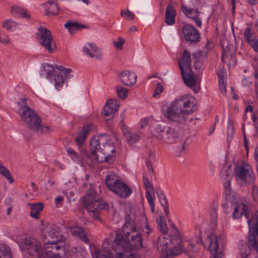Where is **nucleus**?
Masks as SVG:
<instances>
[{"mask_svg": "<svg viewBox=\"0 0 258 258\" xmlns=\"http://www.w3.org/2000/svg\"><path fill=\"white\" fill-rule=\"evenodd\" d=\"M109 139L108 136L104 134L95 136L90 141V154L83 150L82 155H79L70 148L67 149V152L72 159L79 162L84 157L91 158L93 163L108 162L112 158L111 153L115 152L114 147L111 143H109Z\"/></svg>", "mask_w": 258, "mask_h": 258, "instance_id": "obj_1", "label": "nucleus"}, {"mask_svg": "<svg viewBox=\"0 0 258 258\" xmlns=\"http://www.w3.org/2000/svg\"><path fill=\"white\" fill-rule=\"evenodd\" d=\"M198 109V101L190 95H183L169 106H163L162 112L169 121L184 124L188 115Z\"/></svg>", "mask_w": 258, "mask_h": 258, "instance_id": "obj_2", "label": "nucleus"}, {"mask_svg": "<svg viewBox=\"0 0 258 258\" xmlns=\"http://www.w3.org/2000/svg\"><path fill=\"white\" fill-rule=\"evenodd\" d=\"M46 66L50 69H46V67H44L41 71L46 72L45 79H41V74L37 77L40 83L41 91L42 93L49 92L53 85H54L56 89H59L62 86L65 79L68 78L67 75L72 71L71 69H67L61 66L47 64Z\"/></svg>", "mask_w": 258, "mask_h": 258, "instance_id": "obj_3", "label": "nucleus"}, {"mask_svg": "<svg viewBox=\"0 0 258 258\" xmlns=\"http://www.w3.org/2000/svg\"><path fill=\"white\" fill-rule=\"evenodd\" d=\"M130 244L124 239L122 234L118 232H115V238L113 242L111 243V240L106 239L102 243L103 251L99 249L95 250V258H113L114 252L116 255H120L122 252L130 251Z\"/></svg>", "mask_w": 258, "mask_h": 258, "instance_id": "obj_4", "label": "nucleus"}, {"mask_svg": "<svg viewBox=\"0 0 258 258\" xmlns=\"http://www.w3.org/2000/svg\"><path fill=\"white\" fill-rule=\"evenodd\" d=\"M175 233L171 237L161 236L158 240V249L163 258H172L179 254L183 250L182 242L180 235L175 228Z\"/></svg>", "mask_w": 258, "mask_h": 258, "instance_id": "obj_5", "label": "nucleus"}, {"mask_svg": "<svg viewBox=\"0 0 258 258\" xmlns=\"http://www.w3.org/2000/svg\"><path fill=\"white\" fill-rule=\"evenodd\" d=\"M24 124L30 130L39 135L47 134L51 131L48 126L41 124V119L37 113L31 108H27L19 112Z\"/></svg>", "mask_w": 258, "mask_h": 258, "instance_id": "obj_6", "label": "nucleus"}, {"mask_svg": "<svg viewBox=\"0 0 258 258\" xmlns=\"http://www.w3.org/2000/svg\"><path fill=\"white\" fill-rule=\"evenodd\" d=\"M153 134L159 140H163L169 143L180 141L185 137V132L182 129L168 127L165 130L161 126L155 128Z\"/></svg>", "mask_w": 258, "mask_h": 258, "instance_id": "obj_7", "label": "nucleus"}, {"mask_svg": "<svg viewBox=\"0 0 258 258\" xmlns=\"http://www.w3.org/2000/svg\"><path fill=\"white\" fill-rule=\"evenodd\" d=\"M84 207L92 213V217L98 218V212L107 208V205L102 200H99L96 194L91 191L84 197Z\"/></svg>", "mask_w": 258, "mask_h": 258, "instance_id": "obj_8", "label": "nucleus"}, {"mask_svg": "<svg viewBox=\"0 0 258 258\" xmlns=\"http://www.w3.org/2000/svg\"><path fill=\"white\" fill-rule=\"evenodd\" d=\"M235 173L237 182L241 185L252 184L255 180L252 168L247 163H244L241 165L237 166Z\"/></svg>", "mask_w": 258, "mask_h": 258, "instance_id": "obj_9", "label": "nucleus"}, {"mask_svg": "<svg viewBox=\"0 0 258 258\" xmlns=\"http://www.w3.org/2000/svg\"><path fill=\"white\" fill-rule=\"evenodd\" d=\"M38 31L37 37L39 43L50 53L54 52L56 49V46L50 31L43 27L39 28Z\"/></svg>", "mask_w": 258, "mask_h": 258, "instance_id": "obj_10", "label": "nucleus"}, {"mask_svg": "<svg viewBox=\"0 0 258 258\" xmlns=\"http://www.w3.org/2000/svg\"><path fill=\"white\" fill-rule=\"evenodd\" d=\"M226 199L228 202H230V207L231 209L233 210V213L232 215V218L234 219H238L241 217L242 215L247 218L248 220H250L249 216L250 215V210L248 207L247 202L245 201L237 202L234 203H232L230 200V196H226ZM252 215L251 217L253 216Z\"/></svg>", "mask_w": 258, "mask_h": 258, "instance_id": "obj_11", "label": "nucleus"}, {"mask_svg": "<svg viewBox=\"0 0 258 258\" xmlns=\"http://www.w3.org/2000/svg\"><path fill=\"white\" fill-rule=\"evenodd\" d=\"M247 223L249 225V245L258 252V214L255 213Z\"/></svg>", "mask_w": 258, "mask_h": 258, "instance_id": "obj_12", "label": "nucleus"}, {"mask_svg": "<svg viewBox=\"0 0 258 258\" xmlns=\"http://www.w3.org/2000/svg\"><path fill=\"white\" fill-rule=\"evenodd\" d=\"M58 228L54 225H46L43 230V240L45 244L58 242L61 240Z\"/></svg>", "mask_w": 258, "mask_h": 258, "instance_id": "obj_13", "label": "nucleus"}, {"mask_svg": "<svg viewBox=\"0 0 258 258\" xmlns=\"http://www.w3.org/2000/svg\"><path fill=\"white\" fill-rule=\"evenodd\" d=\"M180 72L184 84L192 89L195 93H198L201 89V80L195 77L190 70Z\"/></svg>", "mask_w": 258, "mask_h": 258, "instance_id": "obj_14", "label": "nucleus"}, {"mask_svg": "<svg viewBox=\"0 0 258 258\" xmlns=\"http://www.w3.org/2000/svg\"><path fill=\"white\" fill-rule=\"evenodd\" d=\"M119 105L117 100L110 99L107 102L102 111L105 120L108 122L114 118V114L117 111Z\"/></svg>", "mask_w": 258, "mask_h": 258, "instance_id": "obj_15", "label": "nucleus"}, {"mask_svg": "<svg viewBox=\"0 0 258 258\" xmlns=\"http://www.w3.org/2000/svg\"><path fill=\"white\" fill-rule=\"evenodd\" d=\"M120 117L121 120L119 122V125L127 141L130 144L137 143L140 138V135L137 133L132 132L128 128V127L124 123V114H121Z\"/></svg>", "mask_w": 258, "mask_h": 258, "instance_id": "obj_16", "label": "nucleus"}, {"mask_svg": "<svg viewBox=\"0 0 258 258\" xmlns=\"http://www.w3.org/2000/svg\"><path fill=\"white\" fill-rule=\"evenodd\" d=\"M135 219L134 214H131L126 217L125 222L122 226V231L125 238H128L130 234L133 233V232L138 231Z\"/></svg>", "mask_w": 258, "mask_h": 258, "instance_id": "obj_17", "label": "nucleus"}, {"mask_svg": "<svg viewBox=\"0 0 258 258\" xmlns=\"http://www.w3.org/2000/svg\"><path fill=\"white\" fill-rule=\"evenodd\" d=\"M185 39L191 43H196L200 40V34L194 26L187 24L182 28Z\"/></svg>", "mask_w": 258, "mask_h": 258, "instance_id": "obj_18", "label": "nucleus"}, {"mask_svg": "<svg viewBox=\"0 0 258 258\" xmlns=\"http://www.w3.org/2000/svg\"><path fill=\"white\" fill-rule=\"evenodd\" d=\"M221 175L224 183L225 195L229 197L231 192L230 182L232 178V169L229 167H225L222 169Z\"/></svg>", "mask_w": 258, "mask_h": 258, "instance_id": "obj_19", "label": "nucleus"}, {"mask_svg": "<svg viewBox=\"0 0 258 258\" xmlns=\"http://www.w3.org/2000/svg\"><path fill=\"white\" fill-rule=\"evenodd\" d=\"M207 242L209 244V248L213 255V258H224L223 253L220 251L219 253V244L217 238L214 233H211L207 238Z\"/></svg>", "mask_w": 258, "mask_h": 258, "instance_id": "obj_20", "label": "nucleus"}, {"mask_svg": "<svg viewBox=\"0 0 258 258\" xmlns=\"http://www.w3.org/2000/svg\"><path fill=\"white\" fill-rule=\"evenodd\" d=\"M137 76L129 71H124L120 73L119 80L124 85L127 87L133 86L137 81Z\"/></svg>", "mask_w": 258, "mask_h": 258, "instance_id": "obj_21", "label": "nucleus"}, {"mask_svg": "<svg viewBox=\"0 0 258 258\" xmlns=\"http://www.w3.org/2000/svg\"><path fill=\"white\" fill-rule=\"evenodd\" d=\"M110 191L123 198H127L132 192V189L120 179L114 188Z\"/></svg>", "mask_w": 258, "mask_h": 258, "instance_id": "obj_22", "label": "nucleus"}, {"mask_svg": "<svg viewBox=\"0 0 258 258\" xmlns=\"http://www.w3.org/2000/svg\"><path fill=\"white\" fill-rule=\"evenodd\" d=\"M89 47L85 46L83 47V52L88 56L94 58L96 59H101L102 57V54L100 49L94 43H88Z\"/></svg>", "mask_w": 258, "mask_h": 258, "instance_id": "obj_23", "label": "nucleus"}, {"mask_svg": "<svg viewBox=\"0 0 258 258\" xmlns=\"http://www.w3.org/2000/svg\"><path fill=\"white\" fill-rule=\"evenodd\" d=\"M221 46L223 49L222 55L221 59L222 61H225V56L227 55V52L230 53V60L232 62H230L231 65L236 64V59L235 57V52L233 49L231 48L230 45L229 44L228 41L226 39H223L221 42Z\"/></svg>", "mask_w": 258, "mask_h": 258, "instance_id": "obj_24", "label": "nucleus"}, {"mask_svg": "<svg viewBox=\"0 0 258 258\" xmlns=\"http://www.w3.org/2000/svg\"><path fill=\"white\" fill-rule=\"evenodd\" d=\"M130 236H131L130 239L129 237L126 239L128 241V243L130 244V250L133 248H140L142 247L143 239L140 232L138 231L133 232V233L130 234Z\"/></svg>", "mask_w": 258, "mask_h": 258, "instance_id": "obj_25", "label": "nucleus"}, {"mask_svg": "<svg viewBox=\"0 0 258 258\" xmlns=\"http://www.w3.org/2000/svg\"><path fill=\"white\" fill-rule=\"evenodd\" d=\"M178 64L180 71L190 70V55L186 49L184 50L181 60L178 62Z\"/></svg>", "mask_w": 258, "mask_h": 258, "instance_id": "obj_26", "label": "nucleus"}, {"mask_svg": "<svg viewBox=\"0 0 258 258\" xmlns=\"http://www.w3.org/2000/svg\"><path fill=\"white\" fill-rule=\"evenodd\" d=\"M69 228L71 234L75 236L79 237L81 240L87 243L89 240L82 228L79 226L77 224L75 225H70Z\"/></svg>", "mask_w": 258, "mask_h": 258, "instance_id": "obj_27", "label": "nucleus"}, {"mask_svg": "<svg viewBox=\"0 0 258 258\" xmlns=\"http://www.w3.org/2000/svg\"><path fill=\"white\" fill-rule=\"evenodd\" d=\"M176 11L172 4L168 5L165 13V22L168 25H173L175 22Z\"/></svg>", "mask_w": 258, "mask_h": 258, "instance_id": "obj_28", "label": "nucleus"}, {"mask_svg": "<svg viewBox=\"0 0 258 258\" xmlns=\"http://www.w3.org/2000/svg\"><path fill=\"white\" fill-rule=\"evenodd\" d=\"M195 59L194 66L196 70H201L203 66V61L207 58V53L205 52L204 54L202 51H199L193 54Z\"/></svg>", "mask_w": 258, "mask_h": 258, "instance_id": "obj_29", "label": "nucleus"}, {"mask_svg": "<svg viewBox=\"0 0 258 258\" xmlns=\"http://www.w3.org/2000/svg\"><path fill=\"white\" fill-rule=\"evenodd\" d=\"M217 75L219 79L220 90L222 94H225L226 93L225 80L227 75L225 69L223 67L221 68Z\"/></svg>", "mask_w": 258, "mask_h": 258, "instance_id": "obj_30", "label": "nucleus"}, {"mask_svg": "<svg viewBox=\"0 0 258 258\" xmlns=\"http://www.w3.org/2000/svg\"><path fill=\"white\" fill-rule=\"evenodd\" d=\"M31 209L30 216L36 219H38L39 213L43 210V204L42 203L28 204Z\"/></svg>", "mask_w": 258, "mask_h": 258, "instance_id": "obj_31", "label": "nucleus"}, {"mask_svg": "<svg viewBox=\"0 0 258 258\" xmlns=\"http://www.w3.org/2000/svg\"><path fill=\"white\" fill-rule=\"evenodd\" d=\"M64 26L69 30L71 34L73 33V31L80 30L83 28H87L88 27L83 24H79L76 21H69L64 25Z\"/></svg>", "mask_w": 258, "mask_h": 258, "instance_id": "obj_32", "label": "nucleus"}, {"mask_svg": "<svg viewBox=\"0 0 258 258\" xmlns=\"http://www.w3.org/2000/svg\"><path fill=\"white\" fill-rule=\"evenodd\" d=\"M119 180L120 178L119 177L113 174H111L106 177L105 183L108 189L111 190L114 188Z\"/></svg>", "mask_w": 258, "mask_h": 258, "instance_id": "obj_33", "label": "nucleus"}, {"mask_svg": "<svg viewBox=\"0 0 258 258\" xmlns=\"http://www.w3.org/2000/svg\"><path fill=\"white\" fill-rule=\"evenodd\" d=\"M41 247L42 250V254L43 256L46 257L49 256L50 257L55 258L56 257L54 256L55 253V247L52 246V244H45L46 246H44V248L42 247L41 244L40 242Z\"/></svg>", "mask_w": 258, "mask_h": 258, "instance_id": "obj_34", "label": "nucleus"}, {"mask_svg": "<svg viewBox=\"0 0 258 258\" xmlns=\"http://www.w3.org/2000/svg\"><path fill=\"white\" fill-rule=\"evenodd\" d=\"M181 11L187 17L193 19L196 17H199L200 12L198 9H187L185 6H182L181 7Z\"/></svg>", "mask_w": 258, "mask_h": 258, "instance_id": "obj_35", "label": "nucleus"}, {"mask_svg": "<svg viewBox=\"0 0 258 258\" xmlns=\"http://www.w3.org/2000/svg\"><path fill=\"white\" fill-rule=\"evenodd\" d=\"M239 254L242 258L247 257L250 253V247L245 242H241L239 245Z\"/></svg>", "mask_w": 258, "mask_h": 258, "instance_id": "obj_36", "label": "nucleus"}, {"mask_svg": "<svg viewBox=\"0 0 258 258\" xmlns=\"http://www.w3.org/2000/svg\"><path fill=\"white\" fill-rule=\"evenodd\" d=\"M218 205L216 202L213 203L210 210V215L211 222L215 225L217 222V209Z\"/></svg>", "mask_w": 258, "mask_h": 258, "instance_id": "obj_37", "label": "nucleus"}, {"mask_svg": "<svg viewBox=\"0 0 258 258\" xmlns=\"http://www.w3.org/2000/svg\"><path fill=\"white\" fill-rule=\"evenodd\" d=\"M244 39L248 43L255 40V35L251 30V27L248 26L244 32Z\"/></svg>", "mask_w": 258, "mask_h": 258, "instance_id": "obj_38", "label": "nucleus"}, {"mask_svg": "<svg viewBox=\"0 0 258 258\" xmlns=\"http://www.w3.org/2000/svg\"><path fill=\"white\" fill-rule=\"evenodd\" d=\"M11 13L13 14H19L23 18H30V15L26 10L18 6L13 7L11 8Z\"/></svg>", "mask_w": 258, "mask_h": 258, "instance_id": "obj_39", "label": "nucleus"}, {"mask_svg": "<svg viewBox=\"0 0 258 258\" xmlns=\"http://www.w3.org/2000/svg\"><path fill=\"white\" fill-rule=\"evenodd\" d=\"M0 258H12L9 247L4 244L0 245Z\"/></svg>", "mask_w": 258, "mask_h": 258, "instance_id": "obj_40", "label": "nucleus"}, {"mask_svg": "<svg viewBox=\"0 0 258 258\" xmlns=\"http://www.w3.org/2000/svg\"><path fill=\"white\" fill-rule=\"evenodd\" d=\"M0 174L5 177L9 182L12 183L14 182V178L10 171L0 163Z\"/></svg>", "mask_w": 258, "mask_h": 258, "instance_id": "obj_41", "label": "nucleus"}, {"mask_svg": "<svg viewBox=\"0 0 258 258\" xmlns=\"http://www.w3.org/2000/svg\"><path fill=\"white\" fill-rule=\"evenodd\" d=\"M116 91L118 97L122 99H124L128 96V90L121 86H117L116 87Z\"/></svg>", "mask_w": 258, "mask_h": 258, "instance_id": "obj_42", "label": "nucleus"}, {"mask_svg": "<svg viewBox=\"0 0 258 258\" xmlns=\"http://www.w3.org/2000/svg\"><path fill=\"white\" fill-rule=\"evenodd\" d=\"M48 4L50 7H54L56 10H52L51 11V8H49L48 6H47V9L45 10V14L46 15H49L50 13L54 14V15H57L58 13L59 12V8L58 6V5L54 3V2H48Z\"/></svg>", "mask_w": 258, "mask_h": 258, "instance_id": "obj_43", "label": "nucleus"}, {"mask_svg": "<svg viewBox=\"0 0 258 258\" xmlns=\"http://www.w3.org/2000/svg\"><path fill=\"white\" fill-rule=\"evenodd\" d=\"M143 182L144 186L147 190L150 193H154V188L152 184L149 181L146 175L143 176Z\"/></svg>", "mask_w": 258, "mask_h": 258, "instance_id": "obj_44", "label": "nucleus"}, {"mask_svg": "<svg viewBox=\"0 0 258 258\" xmlns=\"http://www.w3.org/2000/svg\"><path fill=\"white\" fill-rule=\"evenodd\" d=\"M159 220H158V224L159 230L163 234H165L167 232V227L165 221L163 220L162 216H160Z\"/></svg>", "mask_w": 258, "mask_h": 258, "instance_id": "obj_45", "label": "nucleus"}, {"mask_svg": "<svg viewBox=\"0 0 258 258\" xmlns=\"http://www.w3.org/2000/svg\"><path fill=\"white\" fill-rule=\"evenodd\" d=\"M159 201L162 205L164 208V210L166 216H168L169 214V207L168 206L167 200L164 195H162L159 198Z\"/></svg>", "mask_w": 258, "mask_h": 258, "instance_id": "obj_46", "label": "nucleus"}, {"mask_svg": "<svg viewBox=\"0 0 258 258\" xmlns=\"http://www.w3.org/2000/svg\"><path fill=\"white\" fill-rule=\"evenodd\" d=\"M27 99L25 97H22L20 99L18 102V104L20 106L19 109V112L22 111V110H25V109L31 108L27 105Z\"/></svg>", "mask_w": 258, "mask_h": 258, "instance_id": "obj_47", "label": "nucleus"}, {"mask_svg": "<svg viewBox=\"0 0 258 258\" xmlns=\"http://www.w3.org/2000/svg\"><path fill=\"white\" fill-rule=\"evenodd\" d=\"M125 43V40L122 37H118L116 41H113L114 46L117 49L121 50L123 48V45Z\"/></svg>", "mask_w": 258, "mask_h": 258, "instance_id": "obj_48", "label": "nucleus"}, {"mask_svg": "<svg viewBox=\"0 0 258 258\" xmlns=\"http://www.w3.org/2000/svg\"><path fill=\"white\" fill-rule=\"evenodd\" d=\"M122 17H125L128 20H133L135 18V15L128 10H122L120 13Z\"/></svg>", "mask_w": 258, "mask_h": 258, "instance_id": "obj_49", "label": "nucleus"}, {"mask_svg": "<svg viewBox=\"0 0 258 258\" xmlns=\"http://www.w3.org/2000/svg\"><path fill=\"white\" fill-rule=\"evenodd\" d=\"M95 126L92 123L86 124L83 126L82 129L81 130L87 136L90 133V132L94 130Z\"/></svg>", "mask_w": 258, "mask_h": 258, "instance_id": "obj_50", "label": "nucleus"}, {"mask_svg": "<svg viewBox=\"0 0 258 258\" xmlns=\"http://www.w3.org/2000/svg\"><path fill=\"white\" fill-rule=\"evenodd\" d=\"M87 136L81 131L79 133L75 141L78 145L82 144L85 140Z\"/></svg>", "mask_w": 258, "mask_h": 258, "instance_id": "obj_51", "label": "nucleus"}, {"mask_svg": "<svg viewBox=\"0 0 258 258\" xmlns=\"http://www.w3.org/2000/svg\"><path fill=\"white\" fill-rule=\"evenodd\" d=\"M15 23L10 20H7L3 24V27L8 30H11L14 27H15Z\"/></svg>", "mask_w": 258, "mask_h": 258, "instance_id": "obj_52", "label": "nucleus"}, {"mask_svg": "<svg viewBox=\"0 0 258 258\" xmlns=\"http://www.w3.org/2000/svg\"><path fill=\"white\" fill-rule=\"evenodd\" d=\"M214 46V44L213 42L208 41L203 50H202L203 54H204L205 52H206L207 56L209 51H211L213 49Z\"/></svg>", "mask_w": 258, "mask_h": 258, "instance_id": "obj_53", "label": "nucleus"}, {"mask_svg": "<svg viewBox=\"0 0 258 258\" xmlns=\"http://www.w3.org/2000/svg\"><path fill=\"white\" fill-rule=\"evenodd\" d=\"M163 90L164 87L162 86V85L160 83H158L155 89V92L153 94V96L154 97H156L163 92Z\"/></svg>", "mask_w": 258, "mask_h": 258, "instance_id": "obj_54", "label": "nucleus"}, {"mask_svg": "<svg viewBox=\"0 0 258 258\" xmlns=\"http://www.w3.org/2000/svg\"><path fill=\"white\" fill-rule=\"evenodd\" d=\"M152 194L150 193L149 191H146V198L149 203V205L151 208L152 211L154 212V203L153 202V199L152 197Z\"/></svg>", "mask_w": 258, "mask_h": 258, "instance_id": "obj_55", "label": "nucleus"}, {"mask_svg": "<svg viewBox=\"0 0 258 258\" xmlns=\"http://www.w3.org/2000/svg\"><path fill=\"white\" fill-rule=\"evenodd\" d=\"M117 256L118 258H135V255L129 251H127V252H122V253L119 255L118 254Z\"/></svg>", "mask_w": 258, "mask_h": 258, "instance_id": "obj_56", "label": "nucleus"}, {"mask_svg": "<svg viewBox=\"0 0 258 258\" xmlns=\"http://www.w3.org/2000/svg\"><path fill=\"white\" fill-rule=\"evenodd\" d=\"M0 42L4 44H8L10 43V39L7 36L4 34H0Z\"/></svg>", "mask_w": 258, "mask_h": 258, "instance_id": "obj_57", "label": "nucleus"}, {"mask_svg": "<svg viewBox=\"0 0 258 258\" xmlns=\"http://www.w3.org/2000/svg\"><path fill=\"white\" fill-rule=\"evenodd\" d=\"M249 44L255 51L258 52V40L255 39Z\"/></svg>", "mask_w": 258, "mask_h": 258, "instance_id": "obj_58", "label": "nucleus"}, {"mask_svg": "<svg viewBox=\"0 0 258 258\" xmlns=\"http://www.w3.org/2000/svg\"><path fill=\"white\" fill-rule=\"evenodd\" d=\"M143 230L147 235H149V234L151 232L152 230L150 229L149 223L147 222L146 223Z\"/></svg>", "mask_w": 258, "mask_h": 258, "instance_id": "obj_59", "label": "nucleus"}, {"mask_svg": "<svg viewBox=\"0 0 258 258\" xmlns=\"http://www.w3.org/2000/svg\"><path fill=\"white\" fill-rule=\"evenodd\" d=\"M147 166L148 167L149 172L150 173L151 176L153 175L154 174V169L153 167L152 166L151 162L150 161H147Z\"/></svg>", "mask_w": 258, "mask_h": 258, "instance_id": "obj_60", "label": "nucleus"}, {"mask_svg": "<svg viewBox=\"0 0 258 258\" xmlns=\"http://www.w3.org/2000/svg\"><path fill=\"white\" fill-rule=\"evenodd\" d=\"M252 195L254 199L258 197V188L256 186H253L252 188Z\"/></svg>", "mask_w": 258, "mask_h": 258, "instance_id": "obj_61", "label": "nucleus"}, {"mask_svg": "<svg viewBox=\"0 0 258 258\" xmlns=\"http://www.w3.org/2000/svg\"><path fill=\"white\" fill-rule=\"evenodd\" d=\"M187 249L188 250L192 251L194 252H196L198 251V248H196V246L195 245V244L191 243L189 244Z\"/></svg>", "mask_w": 258, "mask_h": 258, "instance_id": "obj_62", "label": "nucleus"}, {"mask_svg": "<svg viewBox=\"0 0 258 258\" xmlns=\"http://www.w3.org/2000/svg\"><path fill=\"white\" fill-rule=\"evenodd\" d=\"M243 139H244V146L245 147V149L246 150L247 153H248V141L246 139V137L245 134H243Z\"/></svg>", "mask_w": 258, "mask_h": 258, "instance_id": "obj_63", "label": "nucleus"}, {"mask_svg": "<svg viewBox=\"0 0 258 258\" xmlns=\"http://www.w3.org/2000/svg\"><path fill=\"white\" fill-rule=\"evenodd\" d=\"M197 26L200 27L202 25V21L199 18V17H196L195 18L192 19Z\"/></svg>", "mask_w": 258, "mask_h": 258, "instance_id": "obj_64", "label": "nucleus"}]
</instances>
